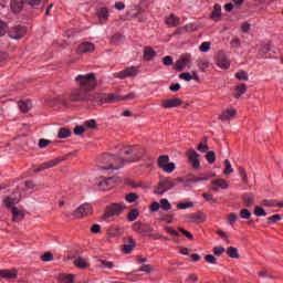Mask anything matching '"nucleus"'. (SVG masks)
I'll return each mask as SVG.
<instances>
[{
	"label": "nucleus",
	"mask_w": 283,
	"mask_h": 283,
	"mask_svg": "<svg viewBox=\"0 0 283 283\" xmlns=\"http://www.w3.org/2000/svg\"><path fill=\"white\" fill-rule=\"evenodd\" d=\"M7 32H8V24L6 22H3L2 20H0V38L6 35Z\"/></svg>",
	"instance_id": "41"
},
{
	"label": "nucleus",
	"mask_w": 283,
	"mask_h": 283,
	"mask_svg": "<svg viewBox=\"0 0 283 283\" xmlns=\"http://www.w3.org/2000/svg\"><path fill=\"white\" fill-rule=\"evenodd\" d=\"M174 187H175V181H171L170 179L160 180L157 189H155V193L164 195L165 192L172 190Z\"/></svg>",
	"instance_id": "7"
},
{
	"label": "nucleus",
	"mask_w": 283,
	"mask_h": 283,
	"mask_svg": "<svg viewBox=\"0 0 283 283\" xmlns=\"http://www.w3.org/2000/svg\"><path fill=\"white\" fill-rule=\"evenodd\" d=\"M156 56V52L154 49H151L150 46H146L144 50V57L146 61H150L151 59H154Z\"/></svg>",
	"instance_id": "28"
},
{
	"label": "nucleus",
	"mask_w": 283,
	"mask_h": 283,
	"mask_svg": "<svg viewBox=\"0 0 283 283\" xmlns=\"http://www.w3.org/2000/svg\"><path fill=\"white\" fill-rule=\"evenodd\" d=\"M193 207V203L192 202H179L177 205V209H180V210H187V209H190Z\"/></svg>",
	"instance_id": "40"
},
{
	"label": "nucleus",
	"mask_w": 283,
	"mask_h": 283,
	"mask_svg": "<svg viewBox=\"0 0 283 283\" xmlns=\"http://www.w3.org/2000/svg\"><path fill=\"white\" fill-rule=\"evenodd\" d=\"M179 78L185 80L186 82H190L192 80V76L190 75V73H181L179 75Z\"/></svg>",
	"instance_id": "60"
},
{
	"label": "nucleus",
	"mask_w": 283,
	"mask_h": 283,
	"mask_svg": "<svg viewBox=\"0 0 283 283\" xmlns=\"http://www.w3.org/2000/svg\"><path fill=\"white\" fill-rule=\"evenodd\" d=\"M138 74V69L136 66L127 67L118 73L117 77L124 80L126 77H136Z\"/></svg>",
	"instance_id": "11"
},
{
	"label": "nucleus",
	"mask_w": 283,
	"mask_h": 283,
	"mask_svg": "<svg viewBox=\"0 0 283 283\" xmlns=\"http://www.w3.org/2000/svg\"><path fill=\"white\" fill-rule=\"evenodd\" d=\"M73 264H75V266H76L77 269H80V270H86V269L90 266V264L87 263V261H85V259H83V258H77V259L73 262Z\"/></svg>",
	"instance_id": "26"
},
{
	"label": "nucleus",
	"mask_w": 283,
	"mask_h": 283,
	"mask_svg": "<svg viewBox=\"0 0 283 283\" xmlns=\"http://www.w3.org/2000/svg\"><path fill=\"white\" fill-rule=\"evenodd\" d=\"M206 159L208 164H214L216 163V153L210 150L206 154Z\"/></svg>",
	"instance_id": "38"
},
{
	"label": "nucleus",
	"mask_w": 283,
	"mask_h": 283,
	"mask_svg": "<svg viewBox=\"0 0 283 283\" xmlns=\"http://www.w3.org/2000/svg\"><path fill=\"white\" fill-rule=\"evenodd\" d=\"M238 220V216L235 213H231L230 216H228V223L230 224H234Z\"/></svg>",
	"instance_id": "57"
},
{
	"label": "nucleus",
	"mask_w": 283,
	"mask_h": 283,
	"mask_svg": "<svg viewBox=\"0 0 283 283\" xmlns=\"http://www.w3.org/2000/svg\"><path fill=\"white\" fill-rule=\"evenodd\" d=\"M84 127L87 128V129H95V127H96V120H95V119L86 120V122L84 123Z\"/></svg>",
	"instance_id": "46"
},
{
	"label": "nucleus",
	"mask_w": 283,
	"mask_h": 283,
	"mask_svg": "<svg viewBox=\"0 0 283 283\" xmlns=\"http://www.w3.org/2000/svg\"><path fill=\"white\" fill-rule=\"evenodd\" d=\"M239 175L241 176V179H243V182L247 184L248 182L247 174H245V170L242 167L239 168Z\"/></svg>",
	"instance_id": "64"
},
{
	"label": "nucleus",
	"mask_w": 283,
	"mask_h": 283,
	"mask_svg": "<svg viewBox=\"0 0 283 283\" xmlns=\"http://www.w3.org/2000/svg\"><path fill=\"white\" fill-rule=\"evenodd\" d=\"M75 81L78 83V88L72 91V102H87L90 91L96 87V75L94 73L77 75Z\"/></svg>",
	"instance_id": "2"
},
{
	"label": "nucleus",
	"mask_w": 283,
	"mask_h": 283,
	"mask_svg": "<svg viewBox=\"0 0 283 283\" xmlns=\"http://www.w3.org/2000/svg\"><path fill=\"white\" fill-rule=\"evenodd\" d=\"M199 50L201 52H208L210 51V42H202L201 45L199 46Z\"/></svg>",
	"instance_id": "53"
},
{
	"label": "nucleus",
	"mask_w": 283,
	"mask_h": 283,
	"mask_svg": "<svg viewBox=\"0 0 283 283\" xmlns=\"http://www.w3.org/2000/svg\"><path fill=\"white\" fill-rule=\"evenodd\" d=\"M251 30V25L249 23H244L243 25H241V32H243L244 34H249Z\"/></svg>",
	"instance_id": "61"
},
{
	"label": "nucleus",
	"mask_w": 283,
	"mask_h": 283,
	"mask_svg": "<svg viewBox=\"0 0 283 283\" xmlns=\"http://www.w3.org/2000/svg\"><path fill=\"white\" fill-rule=\"evenodd\" d=\"M84 132V126H76L75 128H73V134H75L76 136H82Z\"/></svg>",
	"instance_id": "50"
},
{
	"label": "nucleus",
	"mask_w": 283,
	"mask_h": 283,
	"mask_svg": "<svg viewBox=\"0 0 283 283\" xmlns=\"http://www.w3.org/2000/svg\"><path fill=\"white\" fill-rule=\"evenodd\" d=\"M255 200V197L251 192H245L243 195V203L245 208H251L253 206V202Z\"/></svg>",
	"instance_id": "24"
},
{
	"label": "nucleus",
	"mask_w": 283,
	"mask_h": 283,
	"mask_svg": "<svg viewBox=\"0 0 283 283\" xmlns=\"http://www.w3.org/2000/svg\"><path fill=\"white\" fill-rule=\"evenodd\" d=\"M109 17L108 10L107 8H99V10L97 11V18L99 21V24H104L107 22Z\"/></svg>",
	"instance_id": "18"
},
{
	"label": "nucleus",
	"mask_w": 283,
	"mask_h": 283,
	"mask_svg": "<svg viewBox=\"0 0 283 283\" xmlns=\"http://www.w3.org/2000/svg\"><path fill=\"white\" fill-rule=\"evenodd\" d=\"M43 262H51L54 259V255L50 252H45L42 256H40Z\"/></svg>",
	"instance_id": "45"
},
{
	"label": "nucleus",
	"mask_w": 283,
	"mask_h": 283,
	"mask_svg": "<svg viewBox=\"0 0 283 283\" xmlns=\"http://www.w3.org/2000/svg\"><path fill=\"white\" fill-rule=\"evenodd\" d=\"M93 51H95V45H94V43H91V42H83L77 48L78 53H91Z\"/></svg>",
	"instance_id": "16"
},
{
	"label": "nucleus",
	"mask_w": 283,
	"mask_h": 283,
	"mask_svg": "<svg viewBox=\"0 0 283 283\" xmlns=\"http://www.w3.org/2000/svg\"><path fill=\"white\" fill-rule=\"evenodd\" d=\"M19 202H20V199L17 197H7L4 199L6 207L12 208L11 213H12L13 222H20L24 218L23 212L21 210L17 209L15 207H13L15 203H19Z\"/></svg>",
	"instance_id": "3"
},
{
	"label": "nucleus",
	"mask_w": 283,
	"mask_h": 283,
	"mask_svg": "<svg viewBox=\"0 0 283 283\" xmlns=\"http://www.w3.org/2000/svg\"><path fill=\"white\" fill-rule=\"evenodd\" d=\"M62 281H63L64 283H74V275H71V274H69V275H63V276H62Z\"/></svg>",
	"instance_id": "55"
},
{
	"label": "nucleus",
	"mask_w": 283,
	"mask_h": 283,
	"mask_svg": "<svg viewBox=\"0 0 283 283\" xmlns=\"http://www.w3.org/2000/svg\"><path fill=\"white\" fill-rule=\"evenodd\" d=\"M137 97L136 93H129L126 96H120V101L122 102H129V101H134Z\"/></svg>",
	"instance_id": "44"
},
{
	"label": "nucleus",
	"mask_w": 283,
	"mask_h": 283,
	"mask_svg": "<svg viewBox=\"0 0 283 283\" xmlns=\"http://www.w3.org/2000/svg\"><path fill=\"white\" fill-rule=\"evenodd\" d=\"M211 177H209V176L193 177V178L190 179V181H192V182H201V181H207Z\"/></svg>",
	"instance_id": "48"
},
{
	"label": "nucleus",
	"mask_w": 283,
	"mask_h": 283,
	"mask_svg": "<svg viewBox=\"0 0 283 283\" xmlns=\"http://www.w3.org/2000/svg\"><path fill=\"white\" fill-rule=\"evenodd\" d=\"M203 198H205V200L208 201V202H210V201L217 202V200L214 199V197H213L211 193H209V192H203Z\"/></svg>",
	"instance_id": "58"
},
{
	"label": "nucleus",
	"mask_w": 283,
	"mask_h": 283,
	"mask_svg": "<svg viewBox=\"0 0 283 283\" xmlns=\"http://www.w3.org/2000/svg\"><path fill=\"white\" fill-rule=\"evenodd\" d=\"M24 34H27V28L22 25L12 27L9 30V36L12 40H21L24 36Z\"/></svg>",
	"instance_id": "10"
},
{
	"label": "nucleus",
	"mask_w": 283,
	"mask_h": 283,
	"mask_svg": "<svg viewBox=\"0 0 283 283\" xmlns=\"http://www.w3.org/2000/svg\"><path fill=\"white\" fill-rule=\"evenodd\" d=\"M239 81H249V75L245 73V71L241 70L234 75Z\"/></svg>",
	"instance_id": "37"
},
{
	"label": "nucleus",
	"mask_w": 283,
	"mask_h": 283,
	"mask_svg": "<svg viewBox=\"0 0 283 283\" xmlns=\"http://www.w3.org/2000/svg\"><path fill=\"white\" fill-rule=\"evenodd\" d=\"M218 66L221 69H229L230 67V60L228 55L224 53L220 52L218 54Z\"/></svg>",
	"instance_id": "15"
},
{
	"label": "nucleus",
	"mask_w": 283,
	"mask_h": 283,
	"mask_svg": "<svg viewBox=\"0 0 283 283\" xmlns=\"http://www.w3.org/2000/svg\"><path fill=\"white\" fill-rule=\"evenodd\" d=\"M190 59L189 56H181L177 63H175V70L181 72L185 67H187Z\"/></svg>",
	"instance_id": "21"
},
{
	"label": "nucleus",
	"mask_w": 283,
	"mask_h": 283,
	"mask_svg": "<svg viewBox=\"0 0 283 283\" xmlns=\"http://www.w3.org/2000/svg\"><path fill=\"white\" fill-rule=\"evenodd\" d=\"M224 175H231L233 172V169H232V166L230 164V160L229 159H226L224 160Z\"/></svg>",
	"instance_id": "42"
},
{
	"label": "nucleus",
	"mask_w": 283,
	"mask_h": 283,
	"mask_svg": "<svg viewBox=\"0 0 283 283\" xmlns=\"http://www.w3.org/2000/svg\"><path fill=\"white\" fill-rule=\"evenodd\" d=\"M254 214H256V217H265V210L262 207H256L254 208Z\"/></svg>",
	"instance_id": "47"
},
{
	"label": "nucleus",
	"mask_w": 283,
	"mask_h": 283,
	"mask_svg": "<svg viewBox=\"0 0 283 283\" xmlns=\"http://www.w3.org/2000/svg\"><path fill=\"white\" fill-rule=\"evenodd\" d=\"M138 199V196L135 192H129L125 196L126 202H135Z\"/></svg>",
	"instance_id": "39"
},
{
	"label": "nucleus",
	"mask_w": 283,
	"mask_h": 283,
	"mask_svg": "<svg viewBox=\"0 0 283 283\" xmlns=\"http://www.w3.org/2000/svg\"><path fill=\"white\" fill-rule=\"evenodd\" d=\"M160 203L159 202H153L151 206H150V211L151 212H157L160 210Z\"/></svg>",
	"instance_id": "62"
},
{
	"label": "nucleus",
	"mask_w": 283,
	"mask_h": 283,
	"mask_svg": "<svg viewBox=\"0 0 283 283\" xmlns=\"http://www.w3.org/2000/svg\"><path fill=\"white\" fill-rule=\"evenodd\" d=\"M168 164H169V157H168V155H161V156H159V158H158L159 168H161V167H164V166H166V165H168Z\"/></svg>",
	"instance_id": "36"
},
{
	"label": "nucleus",
	"mask_w": 283,
	"mask_h": 283,
	"mask_svg": "<svg viewBox=\"0 0 283 283\" xmlns=\"http://www.w3.org/2000/svg\"><path fill=\"white\" fill-rule=\"evenodd\" d=\"M125 209L124 203H111L106 207L105 213L103 216V220L107 221L112 217H117L123 213Z\"/></svg>",
	"instance_id": "4"
},
{
	"label": "nucleus",
	"mask_w": 283,
	"mask_h": 283,
	"mask_svg": "<svg viewBox=\"0 0 283 283\" xmlns=\"http://www.w3.org/2000/svg\"><path fill=\"white\" fill-rule=\"evenodd\" d=\"M205 260H206V262L209 263V264H217V259H216V256L212 255V254H207V255L205 256Z\"/></svg>",
	"instance_id": "49"
},
{
	"label": "nucleus",
	"mask_w": 283,
	"mask_h": 283,
	"mask_svg": "<svg viewBox=\"0 0 283 283\" xmlns=\"http://www.w3.org/2000/svg\"><path fill=\"white\" fill-rule=\"evenodd\" d=\"M160 209L164 211H169L171 209V203L168 199H160L159 201Z\"/></svg>",
	"instance_id": "32"
},
{
	"label": "nucleus",
	"mask_w": 283,
	"mask_h": 283,
	"mask_svg": "<svg viewBox=\"0 0 283 283\" xmlns=\"http://www.w3.org/2000/svg\"><path fill=\"white\" fill-rule=\"evenodd\" d=\"M137 160V151L134 146H126L120 150L119 157L111 154H104L99 159L98 167L102 170L114 171L122 169L125 163H135Z\"/></svg>",
	"instance_id": "1"
},
{
	"label": "nucleus",
	"mask_w": 283,
	"mask_h": 283,
	"mask_svg": "<svg viewBox=\"0 0 283 283\" xmlns=\"http://www.w3.org/2000/svg\"><path fill=\"white\" fill-rule=\"evenodd\" d=\"M188 160L192 164L193 169L199 168V154L196 153V150H188L187 151Z\"/></svg>",
	"instance_id": "14"
},
{
	"label": "nucleus",
	"mask_w": 283,
	"mask_h": 283,
	"mask_svg": "<svg viewBox=\"0 0 283 283\" xmlns=\"http://www.w3.org/2000/svg\"><path fill=\"white\" fill-rule=\"evenodd\" d=\"M164 64H165L166 66L172 65V64H174V57H171V56H169V55L165 56V57H164Z\"/></svg>",
	"instance_id": "59"
},
{
	"label": "nucleus",
	"mask_w": 283,
	"mask_h": 283,
	"mask_svg": "<svg viewBox=\"0 0 283 283\" xmlns=\"http://www.w3.org/2000/svg\"><path fill=\"white\" fill-rule=\"evenodd\" d=\"M212 186L220 187L223 190L229 188L228 181H226L224 179H221V178L213 180Z\"/></svg>",
	"instance_id": "29"
},
{
	"label": "nucleus",
	"mask_w": 283,
	"mask_h": 283,
	"mask_svg": "<svg viewBox=\"0 0 283 283\" xmlns=\"http://www.w3.org/2000/svg\"><path fill=\"white\" fill-rule=\"evenodd\" d=\"M18 275V271L15 269L9 271V270H1L0 271V277L7 279V280H12L15 279Z\"/></svg>",
	"instance_id": "22"
},
{
	"label": "nucleus",
	"mask_w": 283,
	"mask_h": 283,
	"mask_svg": "<svg viewBox=\"0 0 283 283\" xmlns=\"http://www.w3.org/2000/svg\"><path fill=\"white\" fill-rule=\"evenodd\" d=\"M107 232L113 235V237H117V235H122L124 233V230L120 227H111Z\"/></svg>",
	"instance_id": "30"
},
{
	"label": "nucleus",
	"mask_w": 283,
	"mask_h": 283,
	"mask_svg": "<svg viewBox=\"0 0 283 283\" xmlns=\"http://www.w3.org/2000/svg\"><path fill=\"white\" fill-rule=\"evenodd\" d=\"M99 263H102V266L107 270L114 269V263L111 261H99Z\"/></svg>",
	"instance_id": "54"
},
{
	"label": "nucleus",
	"mask_w": 283,
	"mask_h": 283,
	"mask_svg": "<svg viewBox=\"0 0 283 283\" xmlns=\"http://www.w3.org/2000/svg\"><path fill=\"white\" fill-rule=\"evenodd\" d=\"M180 23H181L180 18H179V17H176L175 14H170V15H168L167 19H166V24H167L169 28L179 27Z\"/></svg>",
	"instance_id": "20"
},
{
	"label": "nucleus",
	"mask_w": 283,
	"mask_h": 283,
	"mask_svg": "<svg viewBox=\"0 0 283 283\" xmlns=\"http://www.w3.org/2000/svg\"><path fill=\"white\" fill-rule=\"evenodd\" d=\"M231 48H232V49H239V48H240V40H239V38L234 36V38L231 40Z\"/></svg>",
	"instance_id": "56"
},
{
	"label": "nucleus",
	"mask_w": 283,
	"mask_h": 283,
	"mask_svg": "<svg viewBox=\"0 0 283 283\" xmlns=\"http://www.w3.org/2000/svg\"><path fill=\"white\" fill-rule=\"evenodd\" d=\"M221 12H222V8L220 4H214L213 6V10H212V13H211V19L214 21V22H219L221 20Z\"/></svg>",
	"instance_id": "23"
},
{
	"label": "nucleus",
	"mask_w": 283,
	"mask_h": 283,
	"mask_svg": "<svg viewBox=\"0 0 283 283\" xmlns=\"http://www.w3.org/2000/svg\"><path fill=\"white\" fill-rule=\"evenodd\" d=\"M24 3L34 7L40 6L41 0H11L12 11L15 13H20Z\"/></svg>",
	"instance_id": "5"
},
{
	"label": "nucleus",
	"mask_w": 283,
	"mask_h": 283,
	"mask_svg": "<svg viewBox=\"0 0 283 283\" xmlns=\"http://www.w3.org/2000/svg\"><path fill=\"white\" fill-rule=\"evenodd\" d=\"M160 168H161V170H164L165 172L171 174V172L175 171L176 166H175L174 163H170V164H167V165L161 166Z\"/></svg>",
	"instance_id": "35"
},
{
	"label": "nucleus",
	"mask_w": 283,
	"mask_h": 283,
	"mask_svg": "<svg viewBox=\"0 0 283 283\" xmlns=\"http://www.w3.org/2000/svg\"><path fill=\"white\" fill-rule=\"evenodd\" d=\"M92 213V206L90 203L81 205L75 212H73V217L77 219H83Z\"/></svg>",
	"instance_id": "9"
},
{
	"label": "nucleus",
	"mask_w": 283,
	"mask_h": 283,
	"mask_svg": "<svg viewBox=\"0 0 283 283\" xmlns=\"http://www.w3.org/2000/svg\"><path fill=\"white\" fill-rule=\"evenodd\" d=\"M282 220V216L281 214H274L268 218V221H270V223H276L277 221Z\"/></svg>",
	"instance_id": "51"
},
{
	"label": "nucleus",
	"mask_w": 283,
	"mask_h": 283,
	"mask_svg": "<svg viewBox=\"0 0 283 283\" xmlns=\"http://www.w3.org/2000/svg\"><path fill=\"white\" fill-rule=\"evenodd\" d=\"M235 114H237L235 108H227L226 111H223V113H221L220 119L228 122L231 118L235 117Z\"/></svg>",
	"instance_id": "19"
},
{
	"label": "nucleus",
	"mask_w": 283,
	"mask_h": 283,
	"mask_svg": "<svg viewBox=\"0 0 283 283\" xmlns=\"http://www.w3.org/2000/svg\"><path fill=\"white\" fill-rule=\"evenodd\" d=\"M49 144H50V140H48V139L42 138V139L39 140V147L40 148H45V147L49 146Z\"/></svg>",
	"instance_id": "63"
},
{
	"label": "nucleus",
	"mask_w": 283,
	"mask_h": 283,
	"mask_svg": "<svg viewBox=\"0 0 283 283\" xmlns=\"http://www.w3.org/2000/svg\"><path fill=\"white\" fill-rule=\"evenodd\" d=\"M181 104H182L181 98L175 97V98H168L161 102V107H165V108L180 107Z\"/></svg>",
	"instance_id": "12"
},
{
	"label": "nucleus",
	"mask_w": 283,
	"mask_h": 283,
	"mask_svg": "<svg viewBox=\"0 0 283 283\" xmlns=\"http://www.w3.org/2000/svg\"><path fill=\"white\" fill-rule=\"evenodd\" d=\"M133 231H136L143 235H149L154 231V228H151L148 223L137 221L133 224Z\"/></svg>",
	"instance_id": "8"
},
{
	"label": "nucleus",
	"mask_w": 283,
	"mask_h": 283,
	"mask_svg": "<svg viewBox=\"0 0 283 283\" xmlns=\"http://www.w3.org/2000/svg\"><path fill=\"white\" fill-rule=\"evenodd\" d=\"M136 247V241L133 238H127L125 239V244H124V253L129 254L132 251H134V248Z\"/></svg>",
	"instance_id": "17"
},
{
	"label": "nucleus",
	"mask_w": 283,
	"mask_h": 283,
	"mask_svg": "<svg viewBox=\"0 0 283 283\" xmlns=\"http://www.w3.org/2000/svg\"><path fill=\"white\" fill-rule=\"evenodd\" d=\"M227 254L228 256H230L231 259H239V253L237 248L230 247L227 250Z\"/></svg>",
	"instance_id": "33"
},
{
	"label": "nucleus",
	"mask_w": 283,
	"mask_h": 283,
	"mask_svg": "<svg viewBox=\"0 0 283 283\" xmlns=\"http://www.w3.org/2000/svg\"><path fill=\"white\" fill-rule=\"evenodd\" d=\"M71 136V130L67 128H60L59 133H57V137L59 139H65L69 138Z\"/></svg>",
	"instance_id": "31"
},
{
	"label": "nucleus",
	"mask_w": 283,
	"mask_h": 283,
	"mask_svg": "<svg viewBox=\"0 0 283 283\" xmlns=\"http://www.w3.org/2000/svg\"><path fill=\"white\" fill-rule=\"evenodd\" d=\"M251 212L247 209L240 210V218L243 220H250L251 219Z\"/></svg>",
	"instance_id": "43"
},
{
	"label": "nucleus",
	"mask_w": 283,
	"mask_h": 283,
	"mask_svg": "<svg viewBox=\"0 0 283 283\" xmlns=\"http://www.w3.org/2000/svg\"><path fill=\"white\" fill-rule=\"evenodd\" d=\"M32 107H33V104L31 103V101L19 102V108H20V112L22 113H28Z\"/></svg>",
	"instance_id": "27"
},
{
	"label": "nucleus",
	"mask_w": 283,
	"mask_h": 283,
	"mask_svg": "<svg viewBox=\"0 0 283 283\" xmlns=\"http://www.w3.org/2000/svg\"><path fill=\"white\" fill-rule=\"evenodd\" d=\"M122 102V96L116 94H104V103H116Z\"/></svg>",
	"instance_id": "25"
},
{
	"label": "nucleus",
	"mask_w": 283,
	"mask_h": 283,
	"mask_svg": "<svg viewBox=\"0 0 283 283\" xmlns=\"http://www.w3.org/2000/svg\"><path fill=\"white\" fill-rule=\"evenodd\" d=\"M139 214L140 213L138 212V210L133 209V210L129 211V213H127V220L130 221V222H134Z\"/></svg>",
	"instance_id": "34"
},
{
	"label": "nucleus",
	"mask_w": 283,
	"mask_h": 283,
	"mask_svg": "<svg viewBox=\"0 0 283 283\" xmlns=\"http://www.w3.org/2000/svg\"><path fill=\"white\" fill-rule=\"evenodd\" d=\"M224 252H226V249L223 247H216V248H213V253L217 256H221L222 253H224Z\"/></svg>",
	"instance_id": "52"
},
{
	"label": "nucleus",
	"mask_w": 283,
	"mask_h": 283,
	"mask_svg": "<svg viewBox=\"0 0 283 283\" xmlns=\"http://www.w3.org/2000/svg\"><path fill=\"white\" fill-rule=\"evenodd\" d=\"M105 94L102 93H88L86 102H93L96 105H102L104 103Z\"/></svg>",
	"instance_id": "13"
},
{
	"label": "nucleus",
	"mask_w": 283,
	"mask_h": 283,
	"mask_svg": "<svg viewBox=\"0 0 283 283\" xmlns=\"http://www.w3.org/2000/svg\"><path fill=\"white\" fill-rule=\"evenodd\" d=\"M63 161H64V158L62 157H57L56 159H51L49 161L43 163L39 167L34 168L33 172L38 174V172L45 171L46 169H53L54 167H56Z\"/></svg>",
	"instance_id": "6"
}]
</instances>
